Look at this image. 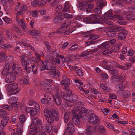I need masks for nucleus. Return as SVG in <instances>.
Segmentation results:
<instances>
[{
    "label": "nucleus",
    "mask_w": 135,
    "mask_h": 135,
    "mask_svg": "<svg viewBox=\"0 0 135 135\" xmlns=\"http://www.w3.org/2000/svg\"><path fill=\"white\" fill-rule=\"evenodd\" d=\"M44 114L46 117V120L49 123H53L54 119L58 121L59 119V114L54 110H45L44 111Z\"/></svg>",
    "instance_id": "f257e3e1"
},
{
    "label": "nucleus",
    "mask_w": 135,
    "mask_h": 135,
    "mask_svg": "<svg viewBox=\"0 0 135 135\" xmlns=\"http://www.w3.org/2000/svg\"><path fill=\"white\" fill-rule=\"evenodd\" d=\"M47 70H49L48 74L52 76L53 78L56 79L60 76V75L59 71L56 69V67L53 65L49 66L47 68Z\"/></svg>",
    "instance_id": "f03ea898"
},
{
    "label": "nucleus",
    "mask_w": 135,
    "mask_h": 135,
    "mask_svg": "<svg viewBox=\"0 0 135 135\" xmlns=\"http://www.w3.org/2000/svg\"><path fill=\"white\" fill-rule=\"evenodd\" d=\"M62 80L61 81V85L65 86L63 87L65 91L69 90V86L71 84V80L64 74L62 75Z\"/></svg>",
    "instance_id": "7ed1b4c3"
},
{
    "label": "nucleus",
    "mask_w": 135,
    "mask_h": 135,
    "mask_svg": "<svg viewBox=\"0 0 135 135\" xmlns=\"http://www.w3.org/2000/svg\"><path fill=\"white\" fill-rule=\"evenodd\" d=\"M16 9H17L18 13L22 15L25 11L29 9V8L26 5L19 3L16 6Z\"/></svg>",
    "instance_id": "20e7f679"
},
{
    "label": "nucleus",
    "mask_w": 135,
    "mask_h": 135,
    "mask_svg": "<svg viewBox=\"0 0 135 135\" xmlns=\"http://www.w3.org/2000/svg\"><path fill=\"white\" fill-rule=\"evenodd\" d=\"M32 122L34 123L37 126V128H39V131L41 132L43 131V127L41 121L38 118L33 117L32 119Z\"/></svg>",
    "instance_id": "39448f33"
},
{
    "label": "nucleus",
    "mask_w": 135,
    "mask_h": 135,
    "mask_svg": "<svg viewBox=\"0 0 135 135\" xmlns=\"http://www.w3.org/2000/svg\"><path fill=\"white\" fill-rule=\"evenodd\" d=\"M8 87L9 89L14 92V93L15 94L19 92L20 90V88L18 85V84L16 83L8 84Z\"/></svg>",
    "instance_id": "423d86ee"
},
{
    "label": "nucleus",
    "mask_w": 135,
    "mask_h": 135,
    "mask_svg": "<svg viewBox=\"0 0 135 135\" xmlns=\"http://www.w3.org/2000/svg\"><path fill=\"white\" fill-rule=\"evenodd\" d=\"M67 129L65 131L64 134L70 135L73 133L75 130V127L71 122H69L67 124Z\"/></svg>",
    "instance_id": "0eeeda50"
},
{
    "label": "nucleus",
    "mask_w": 135,
    "mask_h": 135,
    "mask_svg": "<svg viewBox=\"0 0 135 135\" xmlns=\"http://www.w3.org/2000/svg\"><path fill=\"white\" fill-rule=\"evenodd\" d=\"M16 78L15 73L13 72H9L6 76L5 81L7 83H11L14 81L15 80Z\"/></svg>",
    "instance_id": "6e6552de"
},
{
    "label": "nucleus",
    "mask_w": 135,
    "mask_h": 135,
    "mask_svg": "<svg viewBox=\"0 0 135 135\" xmlns=\"http://www.w3.org/2000/svg\"><path fill=\"white\" fill-rule=\"evenodd\" d=\"M68 27H61V28L58 29L56 31L57 33H64L65 35H69L72 33L73 30H69Z\"/></svg>",
    "instance_id": "1a4fd4ad"
},
{
    "label": "nucleus",
    "mask_w": 135,
    "mask_h": 135,
    "mask_svg": "<svg viewBox=\"0 0 135 135\" xmlns=\"http://www.w3.org/2000/svg\"><path fill=\"white\" fill-rule=\"evenodd\" d=\"M66 92V93L63 96V98L66 100L72 102H73L72 100V91L70 90L65 91Z\"/></svg>",
    "instance_id": "9d476101"
},
{
    "label": "nucleus",
    "mask_w": 135,
    "mask_h": 135,
    "mask_svg": "<svg viewBox=\"0 0 135 135\" xmlns=\"http://www.w3.org/2000/svg\"><path fill=\"white\" fill-rule=\"evenodd\" d=\"M12 70L14 72V73H16L17 75L20 76L21 74L22 71L21 69L18 66V65L14 63H13Z\"/></svg>",
    "instance_id": "9b49d317"
},
{
    "label": "nucleus",
    "mask_w": 135,
    "mask_h": 135,
    "mask_svg": "<svg viewBox=\"0 0 135 135\" xmlns=\"http://www.w3.org/2000/svg\"><path fill=\"white\" fill-rule=\"evenodd\" d=\"M86 132L87 135H92L96 130V127L94 126H86Z\"/></svg>",
    "instance_id": "f8f14e48"
},
{
    "label": "nucleus",
    "mask_w": 135,
    "mask_h": 135,
    "mask_svg": "<svg viewBox=\"0 0 135 135\" xmlns=\"http://www.w3.org/2000/svg\"><path fill=\"white\" fill-rule=\"evenodd\" d=\"M83 117V115H75L72 118V122L75 124L78 125L80 123V118Z\"/></svg>",
    "instance_id": "ddd939ff"
},
{
    "label": "nucleus",
    "mask_w": 135,
    "mask_h": 135,
    "mask_svg": "<svg viewBox=\"0 0 135 135\" xmlns=\"http://www.w3.org/2000/svg\"><path fill=\"white\" fill-rule=\"evenodd\" d=\"M4 33L6 37L10 42L13 41L12 36L13 35L12 31L9 30L5 29Z\"/></svg>",
    "instance_id": "4468645a"
},
{
    "label": "nucleus",
    "mask_w": 135,
    "mask_h": 135,
    "mask_svg": "<svg viewBox=\"0 0 135 135\" xmlns=\"http://www.w3.org/2000/svg\"><path fill=\"white\" fill-rule=\"evenodd\" d=\"M91 31H90L88 32H83V35H86L89 38V40L90 39L93 40H96L100 37V36L98 35H93V34H89L90 33H91Z\"/></svg>",
    "instance_id": "2eb2a0df"
},
{
    "label": "nucleus",
    "mask_w": 135,
    "mask_h": 135,
    "mask_svg": "<svg viewBox=\"0 0 135 135\" xmlns=\"http://www.w3.org/2000/svg\"><path fill=\"white\" fill-rule=\"evenodd\" d=\"M54 90L55 92V95H59L61 96H63L64 95V92L62 91L61 89L59 86L55 85L54 87Z\"/></svg>",
    "instance_id": "dca6fc26"
},
{
    "label": "nucleus",
    "mask_w": 135,
    "mask_h": 135,
    "mask_svg": "<svg viewBox=\"0 0 135 135\" xmlns=\"http://www.w3.org/2000/svg\"><path fill=\"white\" fill-rule=\"evenodd\" d=\"M125 88V85L123 84H119L116 86V89L117 90V93L119 94L123 91Z\"/></svg>",
    "instance_id": "f3484780"
},
{
    "label": "nucleus",
    "mask_w": 135,
    "mask_h": 135,
    "mask_svg": "<svg viewBox=\"0 0 135 135\" xmlns=\"http://www.w3.org/2000/svg\"><path fill=\"white\" fill-rule=\"evenodd\" d=\"M98 15L96 14H92L90 16L92 18L91 23H102V21L96 19L98 17Z\"/></svg>",
    "instance_id": "a211bd4d"
},
{
    "label": "nucleus",
    "mask_w": 135,
    "mask_h": 135,
    "mask_svg": "<svg viewBox=\"0 0 135 135\" xmlns=\"http://www.w3.org/2000/svg\"><path fill=\"white\" fill-rule=\"evenodd\" d=\"M53 97V100L55 101L56 104L58 105H60L61 104L62 100V98L63 96H61L59 95H55Z\"/></svg>",
    "instance_id": "6ab92c4d"
},
{
    "label": "nucleus",
    "mask_w": 135,
    "mask_h": 135,
    "mask_svg": "<svg viewBox=\"0 0 135 135\" xmlns=\"http://www.w3.org/2000/svg\"><path fill=\"white\" fill-rule=\"evenodd\" d=\"M79 106H78L77 109H76V110L77 109H78V111H77V112H76V114L79 115H82V114L86 113L87 111L88 110L87 109H86L85 107H82L79 108Z\"/></svg>",
    "instance_id": "aec40b11"
},
{
    "label": "nucleus",
    "mask_w": 135,
    "mask_h": 135,
    "mask_svg": "<svg viewBox=\"0 0 135 135\" xmlns=\"http://www.w3.org/2000/svg\"><path fill=\"white\" fill-rule=\"evenodd\" d=\"M98 130L99 133L101 135H105L106 133V130L104 126H99L98 128Z\"/></svg>",
    "instance_id": "412c9836"
},
{
    "label": "nucleus",
    "mask_w": 135,
    "mask_h": 135,
    "mask_svg": "<svg viewBox=\"0 0 135 135\" xmlns=\"http://www.w3.org/2000/svg\"><path fill=\"white\" fill-rule=\"evenodd\" d=\"M40 63L41 64V71L46 70V69L47 70V68L50 66L47 65V63L45 61H41Z\"/></svg>",
    "instance_id": "4be33fe9"
},
{
    "label": "nucleus",
    "mask_w": 135,
    "mask_h": 135,
    "mask_svg": "<svg viewBox=\"0 0 135 135\" xmlns=\"http://www.w3.org/2000/svg\"><path fill=\"white\" fill-rule=\"evenodd\" d=\"M9 119L8 117L5 116L2 119L1 124L2 126H5L7 124Z\"/></svg>",
    "instance_id": "5701e85b"
},
{
    "label": "nucleus",
    "mask_w": 135,
    "mask_h": 135,
    "mask_svg": "<svg viewBox=\"0 0 135 135\" xmlns=\"http://www.w3.org/2000/svg\"><path fill=\"white\" fill-rule=\"evenodd\" d=\"M105 15L107 18L109 19L112 20H115V18L114 16L111 11H108L105 13Z\"/></svg>",
    "instance_id": "b1692460"
},
{
    "label": "nucleus",
    "mask_w": 135,
    "mask_h": 135,
    "mask_svg": "<svg viewBox=\"0 0 135 135\" xmlns=\"http://www.w3.org/2000/svg\"><path fill=\"white\" fill-rule=\"evenodd\" d=\"M71 24V21L69 19H66L62 23L61 25V27H68V26L70 25Z\"/></svg>",
    "instance_id": "393cba45"
},
{
    "label": "nucleus",
    "mask_w": 135,
    "mask_h": 135,
    "mask_svg": "<svg viewBox=\"0 0 135 135\" xmlns=\"http://www.w3.org/2000/svg\"><path fill=\"white\" fill-rule=\"evenodd\" d=\"M96 115L95 114H92L90 115L88 117V121L89 123L92 124V123H95L94 121V119Z\"/></svg>",
    "instance_id": "a878e982"
},
{
    "label": "nucleus",
    "mask_w": 135,
    "mask_h": 135,
    "mask_svg": "<svg viewBox=\"0 0 135 135\" xmlns=\"http://www.w3.org/2000/svg\"><path fill=\"white\" fill-rule=\"evenodd\" d=\"M49 92H47L45 93L44 94V97L49 102L52 100V97H53V96Z\"/></svg>",
    "instance_id": "bb28decb"
},
{
    "label": "nucleus",
    "mask_w": 135,
    "mask_h": 135,
    "mask_svg": "<svg viewBox=\"0 0 135 135\" xmlns=\"http://www.w3.org/2000/svg\"><path fill=\"white\" fill-rule=\"evenodd\" d=\"M110 44L109 42L108 41L104 42L100 45L99 47L103 48H108L109 47Z\"/></svg>",
    "instance_id": "cd10ccee"
},
{
    "label": "nucleus",
    "mask_w": 135,
    "mask_h": 135,
    "mask_svg": "<svg viewBox=\"0 0 135 135\" xmlns=\"http://www.w3.org/2000/svg\"><path fill=\"white\" fill-rule=\"evenodd\" d=\"M105 126L108 128L114 130V131H116V129L115 128V126L107 122L105 123Z\"/></svg>",
    "instance_id": "c85d7f7f"
},
{
    "label": "nucleus",
    "mask_w": 135,
    "mask_h": 135,
    "mask_svg": "<svg viewBox=\"0 0 135 135\" xmlns=\"http://www.w3.org/2000/svg\"><path fill=\"white\" fill-rule=\"evenodd\" d=\"M122 93H120L119 95L120 96H123L124 97H127L131 95L130 93L127 91L124 90L123 91Z\"/></svg>",
    "instance_id": "c756f323"
},
{
    "label": "nucleus",
    "mask_w": 135,
    "mask_h": 135,
    "mask_svg": "<svg viewBox=\"0 0 135 135\" xmlns=\"http://www.w3.org/2000/svg\"><path fill=\"white\" fill-rule=\"evenodd\" d=\"M1 108L9 111H12L13 108L7 104H3L1 105Z\"/></svg>",
    "instance_id": "7c9ffc66"
},
{
    "label": "nucleus",
    "mask_w": 135,
    "mask_h": 135,
    "mask_svg": "<svg viewBox=\"0 0 135 135\" xmlns=\"http://www.w3.org/2000/svg\"><path fill=\"white\" fill-rule=\"evenodd\" d=\"M31 68L32 69V71L33 72V74L35 75L38 73V69L36 66L34 64L31 65Z\"/></svg>",
    "instance_id": "2f4dec72"
},
{
    "label": "nucleus",
    "mask_w": 135,
    "mask_h": 135,
    "mask_svg": "<svg viewBox=\"0 0 135 135\" xmlns=\"http://www.w3.org/2000/svg\"><path fill=\"white\" fill-rule=\"evenodd\" d=\"M101 87L103 89H104L107 92H110V89L109 87H107L106 85L104 83H102L100 84Z\"/></svg>",
    "instance_id": "473e14b6"
},
{
    "label": "nucleus",
    "mask_w": 135,
    "mask_h": 135,
    "mask_svg": "<svg viewBox=\"0 0 135 135\" xmlns=\"http://www.w3.org/2000/svg\"><path fill=\"white\" fill-rule=\"evenodd\" d=\"M56 18L59 20H63L64 18L63 14L61 13H56Z\"/></svg>",
    "instance_id": "72a5a7b5"
},
{
    "label": "nucleus",
    "mask_w": 135,
    "mask_h": 135,
    "mask_svg": "<svg viewBox=\"0 0 135 135\" xmlns=\"http://www.w3.org/2000/svg\"><path fill=\"white\" fill-rule=\"evenodd\" d=\"M94 6L93 4H89L88 7L86 9V12L88 13H90L92 12L93 10Z\"/></svg>",
    "instance_id": "f704fd0d"
},
{
    "label": "nucleus",
    "mask_w": 135,
    "mask_h": 135,
    "mask_svg": "<svg viewBox=\"0 0 135 135\" xmlns=\"http://www.w3.org/2000/svg\"><path fill=\"white\" fill-rule=\"evenodd\" d=\"M11 65H11L10 63H7L6 64L4 68L8 72H11V71L12 69V68H11Z\"/></svg>",
    "instance_id": "c9c22d12"
},
{
    "label": "nucleus",
    "mask_w": 135,
    "mask_h": 135,
    "mask_svg": "<svg viewBox=\"0 0 135 135\" xmlns=\"http://www.w3.org/2000/svg\"><path fill=\"white\" fill-rule=\"evenodd\" d=\"M17 99L15 97H12L10 98L8 100L9 104H11L17 102Z\"/></svg>",
    "instance_id": "e433bc0d"
},
{
    "label": "nucleus",
    "mask_w": 135,
    "mask_h": 135,
    "mask_svg": "<svg viewBox=\"0 0 135 135\" xmlns=\"http://www.w3.org/2000/svg\"><path fill=\"white\" fill-rule=\"evenodd\" d=\"M20 22H21V28L23 29L26 30L27 28L26 24L23 19L20 20Z\"/></svg>",
    "instance_id": "4c0bfd02"
},
{
    "label": "nucleus",
    "mask_w": 135,
    "mask_h": 135,
    "mask_svg": "<svg viewBox=\"0 0 135 135\" xmlns=\"http://www.w3.org/2000/svg\"><path fill=\"white\" fill-rule=\"evenodd\" d=\"M9 114V113L6 110L1 109H0V117L5 116Z\"/></svg>",
    "instance_id": "58836bf2"
},
{
    "label": "nucleus",
    "mask_w": 135,
    "mask_h": 135,
    "mask_svg": "<svg viewBox=\"0 0 135 135\" xmlns=\"http://www.w3.org/2000/svg\"><path fill=\"white\" fill-rule=\"evenodd\" d=\"M121 46V44L120 43H118L117 45H115L114 47L115 50L114 51V52H118L120 50V47Z\"/></svg>",
    "instance_id": "ea45409f"
},
{
    "label": "nucleus",
    "mask_w": 135,
    "mask_h": 135,
    "mask_svg": "<svg viewBox=\"0 0 135 135\" xmlns=\"http://www.w3.org/2000/svg\"><path fill=\"white\" fill-rule=\"evenodd\" d=\"M94 121L95 122V123H92V124L93 125L99 124L100 122V120L99 118L96 115L95 116L94 119Z\"/></svg>",
    "instance_id": "a19ab883"
},
{
    "label": "nucleus",
    "mask_w": 135,
    "mask_h": 135,
    "mask_svg": "<svg viewBox=\"0 0 135 135\" xmlns=\"http://www.w3.org/2000/svg\"><path fill=\"white\" fill-rule=\"evenodd\" d=\"M70 7V6L68 3L67 2L65 3L62 11L64 12L68 11L69 10Z\"/></svg>",
    "instance_id": "79ce46f5"
},
{
    "label": "nucleus",
    "mask_w": 135,
    "mask_h": 135,
    "mask_svg": "<svg viewBox=\"0 0 135 135\" xmlns=\"http://www.w3.org/2000/svg\"><path fill=\"white\" fill-rule=\"evenodd\" d=\"M19 103L16 102L11 104V107H15V111L19 109Z\"/></svg>",
    "instance_id": "37998d69"
},
{
    "label": "nucleus",
    "mask_w": 135,
    "mask_h": 135,
    "mask_svg": "<svg viewBox=\"0 0 135 135\" xmlns=\"http://www.w3.org/2000/svg\"><path fill=\"white\" fill-rule=\"evenodd\" d=\"M107 35L109 37H113L115 36L116 33L115 32L113 31H108L107 32Z\"/></svg>",
    "instance_id": "c03bdc74"
},
{
    "label": "nucleus",
    "mask_w": 135,
    "mask_h": 135,
    "mask_svg": "<svg viewBox=\"0 0 135 135\" xmlns=\"http://www.w3.org/2000/svg\"><path fill=\"white\" fill-rule=\"evenodd\" d=\"M45 86L44 88V90L48 92H50L51 91L50 85L49 84L45 83Z\"/></svg>",
    "instance_id": "a18cd8bd"
},
{
    "label": "nucleus",
    "mask_w": 135,
    "mask_h": 135,
    "mask_svg": "<svg viewBox=\"0 0 135 135\" xmlns=\"http://www.w3.org/2000/svg\"><path fill=\"white\" fill-rule=\"evenodd\" d=\"M70 116V113L69 112H66L64 116V120L65 123L68 122Z\"/></svg>",
    "instance_id": "49530a36"
},
{
    "label": "nucleus",
    "mask_w": 135,
    "mask_h": 135,
    "mask_svg": "<svg viewBox=\"0 0 135 135\" xmlns=\"http://www.w3.org/2000/svg\"><path fill=\"white\" fill-rule=\"evenodd\" d=\"M110 72L112 75L114 76L117 75L119 73L118 71L116 69H113V68H112V70L110 71Z\"/></svg>",
    "instance_id": "de8ad7c7"
},
{
    "label": "nucleus",
    "mask_w": 135,
    "mask_h": 135,
    "mask_svg": "<svg viewBox=\"0 0 135 135\" xmlns=\"http://www.w3.org/2000/svg\"><path fill=\"white\" fill-rule=\"evenodd\" d=\"M126 35L125 33H121L118 35V39L120 40H122L125 39L126 37Z\"/></svg>",
    "instance_id": "09e8293b"
},
{
    "label": "nucleus",
    "mask_w": 135,
    "mask_h": 135,
    "mask_svg": "<svg viewBox=\"0 0 135 135\" xmlns=\"http://www.w3.org/2000/svg\"><path fill=\"white\" fill-rule=\"evenodd\" d=\"M114 30L119 32H123L124 31L125 29L122 27L116 26L114 27Z\"/></svg>",
    "instance_id": "8fccbe9b"
},
{
    "label": "nucleus",
    "mask_w": 135,
    "mask_h": 135,
    "mask_svg": "<svg viewBox=\"0 0 135 135\" xmlns=\"http://www.w3.org/2000/svg\"><path fill=\"white\" fill-rule=\"evenodd\" d=\"M26 117V116L24 115H21L19 117L20 122L21 123H23L25 121Z\"/></svg>",
    "instance_id": "3c124183"
},
{
    "label": "nucleus",
    "mask_w": 135,
    "mask_h": 135,
    "mask_svg": "<svg viewBox=\"0 0 135 135\" xmlns=\"http://www.w3.org/2000/svg\"><path fill=\"white\" fill-rule=\"evenodd\" d=\"M4 21L7 23L11 24L12 22V20L7 16H6L3 18Z\"/></svg>",
    "instance_id": "603ef678"
},
{
    "label": "nucleus",
    "mask_w": 135,
    "mask_h": 135,
    "mask_svg": "<svg viewBox=\"0 0 135 135\" xmlns=\"http://www.w3.org/2000/svg\"><path fill=\"white\" fill-rule=\"evenodd\" d=\"M23 130L22 127H18L16 131V135H22L23 133Z\"/></svg>",
    "instance_id": "864d4df0"
},
{
    "label": "nucleus",
    "mask_w": 135,
    "mask_h": 135,
    "mask_svg": "<svg viewBox=\"0 0 135 135\" xmlns=\"http://www.w3.org/2000/svg\"><path fill=\"white\" fill-rule=\"evenodd\" d=\"M37 126H36L35 124H34L33 123H32L31 124L30 126L29 127V128L30 129H32L34 128H35V131H36V132L37 131H39V128H37Z\"/></svg>",
    "instance_id": "5fc2aeb1"
},
{
    "label": "nucleus",
    "mask_w": 135,
    "mask_h": 135,
    "mask_svg": "<svg viewBox=\"0 0 135 135\" xmlns=\"http://www.w3.org/2000/svg\"><path fill=\"white\" fill-rule=\"evenodd\" d=\"M83 20L84 22H90V23H91V22L92 20V18L90 17H86L84 18Z\"/></svg>",
    "instance_id": "6e6d98bb"
},
{
    "label": "nucleus",
    "mask_w": 135,
    "mask_h": 135,
    "mask_svg": "<svg viewBox=\"0 0 135 135\" xmlns=\"http://www.w3.org/2000/svg\"><path fill=\"white\" fill-rule=\"evenodd\" d=\"M103 22L109 25H112L113 24V23L112 22L109 21L105 17L103 18Z\"/></svg>",
    "instance_id": "4d7b16f0"
},
{
    "label": "nucleus",
    "mask_w": 135,
    "mask_h": 135,
    "mask_svg": "<svg viewBox=\"0 0 135 135\" xmlns=\"http://www.w3.org/2000/svg\"><path fill=\"white\" fill-rule=\"evenodd\" d=\"M74 56V55H73L71 54L69 56V57L68 56L65 58L64 59V61L66 62H71L72 61V60L70 57H73Z\"/></svg>",
    "instance_id": "13d9d810"
},
{
    "label": "nucleus",
    "mask_w": 135,
    "mask_h": 135,
    "mask_svg": "<svg viewBox=\"0 0 135 135\" xmlns=\"http://www.w3.org/2000/svg\"><path fill=\"white\" fill-rule=\"evenodd\" d=\"M103 67L104 69L109 70L110 71L112 70V68H113V67L112 66L107 64L105 65H103Z\"/></svg>",
    "instance_id": "bf43d9fd"
},
{
    "label": "nucleus",
    "mask_w": 135,
    "mask_h": 135,
    "mask_svg": "<svg viewBox=\"0 0 135 135\" xmlns=\"http://www.w3.org/2000/svg\"><path fill=\"white\" fill-rule=\"evenodd\" d=\"M30 33L32 35L37 36L39 34L40 32L37 30H32L30 31Z\"/></svg>",
    "instance_id": "052dcab7"
},
{
    "label": "nucleus",
    "mask_w": 135,
    "mask_h": 135,
    "mask_svg": "<svg viewBox=\"0 0 135 135\" xmlns=\"http://www.w3.org/2000/svg\"><path fill=\"white\" fill-rule=\"evenodd\" d=\"M38 111L35 109H33V108H32L30 112V115L32 116H34L36 115Z\"/></svg>",
    "instance_id": "680f3d73"
},
{
    "label": "nucleus",
    "mask_w": 135,
    "mask_h": 135,
    "mask_svg": "<svg viewBox=\"0 0 135 135\" xmlns=\"http://www.w3.org/2000/svg\"><path fill=\"white\" fill-rule=\"evenodd\" d=\"M22 66L25 67L27 65H29L30 64L28 60H25L21 63Z\"/></svg>",
    "instance_id": "e2e57ef3"
},
{
    "label": "nucleus",
    "mask_w": 135,
    "mask_h": 135,
    "mask_svg": "<svg viewBox=\"0 0 135 135\" xmlns=\"http://www.w3.org/2000/svg\"><path fill=\"white\" fill-rule=\"evenodd\" d=\"M118 22L120 25H126L127 23V22L124 20L122 18V19L120 20H118Z\"/></svg>",
    "instance_id": "0e129e2a"
},
{
    "label": "nucleus",
    "mask_w": 135,
    "mask_h": 135,
    "mask_svg": "<svg viewBox=\"0 0 135 135\" xmlns=\"http://www.w3.org/2000/svg\"><path fill=\"white\" fill-rule=\"evenodd\" d=\"M24 70L26 71L27 73H29L31 71V66H29V65H27L26 66L24 67Z\"/></svg>",
    "instance_id": "69168bd1"
},
{
    "label": "nucleus",
    "mask_w": 135,
    "mask_h": 135,
    "mask_svg": "<svg viewBox=\"0 0 135 135\" xmlns=\"http://www.w3.org/2000/svg\"><path fill=\"white\" fill-rule=\"evenodd\" d=\"M39 2V1L37 0H34L31 2V5L33 7L37 6L38 5Z\"/></svg>",
    "instance_id": "338daca9"
},
{
    "label": "nucleus",
    "mask_w": 135,
    "mask_h": 135,
    "mask_svg": "<svg viewBox=\"0 0 135 135\" xmlns=\"http://www.w3.org/2000/svg\"><path fill=\"white\" fill-rule=\"evenodd\" d=\"M20 80L21 81V84L22 85H26L28 84V82L27 79H24L22 80L20 79Z\"/></svg>",
    "instance_id": "774afa93"
}]
</instances>
